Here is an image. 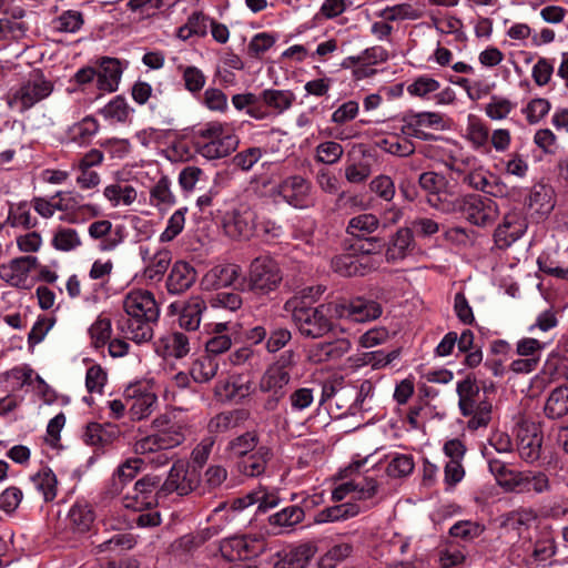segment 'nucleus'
Returning <instances> with one entry per match:
<instances>
[{"instance_id":"7c9ffc66","label":"nucleus","mask_w":568,"mask_h":568,"mask_svg":"<svg viewBox=\"0 0 568 568\" xmlns=\"http://www.w3.org/2000/svg\"><path fill=\"white\" fill-rule=\"evenodd\" d=\"M542 434L536 430H521L518 435L517 449L521 459L527 463H534L540 458L542 446Z\"/></svg>"},{"instance_id":"0eeeda50","label":"nucleus","mask_w":568,"mask_h":568,"mask_svg":"<svg viewBox=\"0 0 568 568\" xmlns=\"http://www.w3.org/2000/svg\"><path fill=\"white\" fill-rule=\"evenodd\" d=\"M283 276L277 262L271 256L255 257L248 268V290L258 295L275 291L282 283Z\"/></svg>"},{"instance_id":"79ce46f5","label":"nucleus","mask_w":568,"mask_h":568,"mask_svg":"<svg viewBox=\"0 0 568 568\" xmlns=\"http://www.w3.org/2000/svg\"><path fill=\"white\" fill-rule=\"evenodd\" d=\"M171 181L162 175L150 190L151 204L160 210L169 209L175 204V195L171 190Z\"/></svg>"},{"instance_id":"c9c22d12","label":"nucleus","mask_w":568,"mask_h":568,"mask_svg":"<svg viewBox=\"0 0 568 568\" xmlns=\"http://www.w3.org/2000/svg\"><path fill=\"white\" fill-rule=\"evenodd\" d=\"M544 412L551 419H558L568 414V386H559L551 390Z\"/></svg>"},{"instance_id":"e433bc0d","label":"nucleus","mask_w":568,"mask_h":568,"mask_svg":"<svg viewBox=\"0 0 568 568\" xmlns=\"http://www.w3.org/2000/svg\"><path fill=\"white\" fill-rule=\"evenodd\" d=\"M172 261V254L169 250L163 248L155 252L148 261L146 266L143 270L144 278L159 282L168 271Z\"/></svg>"},{"instance_id":"a878e982","label":"nucleus","mask_w":568,"mask_h":568,"mask_svg":"<svg viewBox=\"0 0 568 568\" xmlns=\"http://www.w3.org/2000/svg\"><path fill=\"white\" fill-rule=\"evenodd\" d=\"M273 457V452L267 446H260L251 455L237 460L236 469L240 474L247 477H258L266 470L268 462Z\"/></svg>"},{"instance_id":"3c124183","label":"nucleus","mask_w":568,"mask_h":568,"mask_svg":"<svg viewBox=\"0 0 568 568\" xmlns=\"http://www.w3.org/2000/svg\"><path fill=\"white\" fill-rule=\"evenodd\" d=\"M51 244L58 251L69 252L79 247L82 242L74 229L59 227L52 237Z\"/></svg>"},{"instance_id":"473e14b6","label":"nucleus","mask_w":568,"mask_h":568,"mask_svg":"<svg viewBox=\"0 0 568 568\" xmlns=\"http://www.w3.org/2000/svg\"><path fill=\"white\" fill-rule=\"evenodd\" d=\"M260 436L256 430H247L234 438H232L225 450L233 458L239 460L254 453L260 446Z\"/></svg>"},{"instance_id":"09e8293b","label":"nucleus","mask_w":568,"mask_h":568,"mask_svg":"<svg viewBox=\"0 0 568 568\" xmlns=\"http://www.w3.org/2000/svg\"><path fill=\"white\" fill-rule=\"evenodd\" d=\"M552 190L545 184H536L531 187L527 199L529 207H535L537 212H548L554 207L551 202Z\"/></svg>"},{"instance_id":"4c0bfd02","label":"nucleus","mask_w":568,"mask_h":568,"mask_svg":"<svg viewBox=\"0 0 568 568\" xmlns=\"http://www.w3.org/2000/svg\"><path fill=\"white\" fill-rule=\"evenodd\" d=\"M211 20L204 12L195 11L187 18L186 23L178 29L176 36L184 41L193 36L204 37Z\"/></svg>"},{"instance_id":"393cba45","label":"nucleus","mask_w":568,"mask_h":568,"mask_svg":"<svg viewBox=\"0 0 568 568\" xmlns=\"http://www.w3.org/2000/svg\"><path fill=\"white\" fill-rule=\"evenodd\" d=\"M442 114L437 112H419L409 114L406 118V125L404 128L407 134L424 141H428L433 139V135L426 133L423 128H438L442 126Z\"/></svg>"},{"instance_id":"9d476101","label":"nucleus","mask_w":568,"mask_h":568,"mask_svg":"<svg viewBox=\"0 0 568 568\" xmlns=\"http://www.w3.org/2000/svg\"><path fill=\"white\" fill-rule=\"evenodd\" d=\"M275 193L296 209H305L312 204V183L302 175L287 176L276 186Z\"/></svg>"},{"instance_id":"58836bf2","label":"nucleus","mask_w":568,"mask_h":568,"mask_svg":"<svg viewBox=\"0 0 568 568\" xmlns=\"http://www.w3.org/2000/svg\"><path fill=\"white\" fill-rule=\"evenodd\" d=\"M30 479L37 490L42 494L45 503L52 501L57 497L58 479L55 474L49 467H43L37 474L31 476Z\"/></svg>"},{"instance_id":"69168bd1","label":"nucleus","mask_w":568,"mask_h":568,"mask_svg":"<svg viewBox=\"0 0 568 568\" xmlns=\"http://www.w3.org/2000/svg\"><path fill=\"white\" fill-rule=\"evenodd\" d=\"M135 545V538L133 535L128 532L115 534L110 539L98 545V551H116V550H129Z\"/></svg>"},{"instance_id":"b1692460","label":"nucleus","mask_w":568,"mask_h":568,"mask_svg":"<svg viewBox=\"0 0 568 568\" xmlns=\"http://www.w3.org/2000/svg\"><path fill=\"white\" fill-rule=\"evenodd\" d=\"M250 418V412L245 408L225 410L213 416L207 423V432L211 435L227 433Z\"/></svg>"},{"instance_id":"774afa93","label":"nucleus","mask_w":568,"mask_h":568,"mask_svg":"<svg viewBox=\"0 0 568 568\" xmlns=\"http://www.w3.org/2000/svg\"><path fill=\"white\" fill-rule=\"evenodd\" d=\"M262 155L263 150L261 148H248L236 153L232 159V163L235 168L242 171H250L258 162Z\"/></svg>"},{"instance_id":"a18cd8bd","label":"nucleus","mask_w":568,"mask_h":568,"mask_svg":"<svg viewBox=\"0 0 568 568\" xmlns=\"http://www.w3.org/2000/svg\"><path fill=\"white\" fill-rule=\"evenodd\" d=\"M516 489L518 491H535V493H544L547 491L550 487L549 479L544 473L532 474L528 473H518L517 480L515 483Z\"/></svg>"},{"instance_id":"c756f323","label":"nucleus","mask_w":568,"mask_h":568,"mask_svg":"<svg viewBox=\"0 0 568 568\" xmlns=\"http://www.w3.org/2000/svg\"><path fill=\"white\" fill-rule=\"evenodd\" d=\"M95 519L92 506L85 501H77L69 510L68 523L73 532L84 534L90 530Z\"/></svg>"},{"instance_id":"6e6d98bb","label":"nucleus","mask_w":568,"mask_h":568,"mask_svg":"<svg viewBox=\"0 0 568 568\" xmlns=\"http://www.w3.org/2000/svg\"><path fill=\"white\" fill-rule=\"evenodd\" d=\"M83 23V14L75 10H67L55 20H53V26L57 31L68 33H74L79 31Z\"/></svg>"},{"instance_id":"5701e85b","label":"nucleus","mask_w":568,"mask_h":568,"mask_svg":"<svg viewBox=\"0 0 568 568\" xmlns=\"http://www.w3.org/2000/svg\"><path fill=\"white\" fill-rule=\"evenodd\" d=\"M196 281L195 268L184 261L173 264L166 278V288L170 294H182L186 292Z\"/></svg>"},{"instance_id":"4d7b16f0","label":"nucleus","mask_w":568,"mask_h":568,"mask_svg":"<svg viewBox=\"0 0 568 568\" xmlns=\"http://www.w3.org/2000/svg\"><path fill=\"white\" fill-rule=\"evenodd\" d=\"M439 88L440 83L436 79L424 74L408 84L407 92L413 97L428 99L429 94L436 92Z\"/></svg>"},{"instance_id":"aec40b11","label":"nucleus","mask_w":568,"mask_h":568,"mask_svg":"<svg viewBox=\"0 0 568 568\" xmlns=\"http://www.w3.org/2000/svg\"><path fill=\"white\" fill-rule=\"evenodd\" d=\"M343 307V318H352L355 322H367L378 318L382 315V306L378 302L355 297L349 302H334Z\"/></svg>"},{"instance_id":"cd10ccee","label":"nucleus","mask_w":568,"mask_h":568,"mask_svg":"<svg viewBox=\"0 0 568 568\" xmlns=\"http://www.w3.org/2000/svg\"><path fill=\"white\" fill-rule=\"evenodd\" d=\"M120 428L114 424L89 423L83 434L85 444L97 447L111 445L119 436Z\"/></svg>"},{"instance_id":"052dcab7","label":"nucleus","mask_w":568,"mask_h":568,"mask_svg":"<svg viewBox=\"0 0 568 568\" xmlns=\"http://www.w3.org/2000/svg\"><path fill=\"white\" fill-rule=\"evenodd\" d=\"M414 459L410 455L397 454L388 463L386 473L393 478L406 477L414 470Z\"/></svg>"},{"instance_id":"680f3d73","label":"nucleus","mask_w":568,"mask_h":568,"mask_svg":"<svg viewBox=\"0 0 568 568\" xmlns=\"http://www.w3.org/2000/svg\"><path fill=\"white\" fill-rule=\"evenodd\" d=\"M179 69L182 70L184 87L189 92L197 93L204 88L206 77L199 68L193 65H180Z\"/></svg>"},{"instance_id":"412c9836","label":"nucleus","mask_w":568,"mask_h":568,"mask_svg":"<svg viewBox=\"0 0 568 568\" xmlns=\"http://www.w3.org/2000/svg\"><path fill=\"white\" fill-rule=\"evenodd\" d=\"M152 427L162 440V447L166 450L181 445L185 439L183 425L169 414H162L154 418Z\"/></svg>"},{"instance_id":"e2e57ef3","label":"nucleus","mask_w":568,"mask_h":568,"mask_svg":"<svg viewBox=\"0 0 568 568\" xmlns=\"http://www.w3.org/2000/svg\"><path fill=\"white\" fill-rule=\"evenodd\" d=\"M92 345L95 348L104 346L111 338L112 327L109 318L99 317L89 329Z\"/></svg>"},{"instance_id":"bf43d9fd","label":"nucleus","mask_w":568,"mask_h":568,"mask_svg":"<svg viewBox=\"0 0 568 568\" xmlns=\"http://www.w3.org/2000/svg\"><path fill=\"white\" fill-rule=\"evenodd\" d=\"M100 113L105 119L115 120L118 122H125L130 115V108L126 103V100L122 95H116L100 110Z\"/></svg>"},{"instance_id":"dca6fc26","label":"nucleus","mask_w":568,"mask_h":568,"mask_svg":"<svg viewBox=\"0 0 568 568\" xmlns=\"http://www.w3.org/2000/svg\"><path fill=\"white\" fill-rule=\"evenodd\" d=\"M206 304L201 296H192L186 302H174L169 306L171 315L179 314V324L186 331H196Z\"/></svg>"},{"instance_id":"5fc2aeb1","label":"nucleus","mask_w":568,"mask_h":568,"mask_svg":"<svg viewBox=\"0 0 568 568\" xmlns=\"http://www.w3.org/2000/svg\"><path fill=\"white\" fill-rule=\"evenodd\" d=\"M488 467L500 486L509 490L516 489L515 483L517 480L518 473L510 470L505 463L498 459H490L488 462Z\"/></svg>"},{"instance_id":"72a5a7b5","label":"nucleus","mask_w":568,"mask_h":568,"mask_svg":"<svg viewBox=\"0 0 568 568\" xmlns=\"http://www.w3.org/2000/svg\"><path fill=\"white\" fill-rule=\"evenodd\" d=\"M291 373L268 367L260 379L258 387L263 393L285 396Z\"/></svg>"},{"instance_id":"864d4df0","label":"nucleus","mask_w":568,"mask_h":568,"mask_svg":"<svg viewBox=\"0 0 568 568\" xmlns=\"http://www.w3.org/2000/svg\"><path fill=\"white\" fill-rule=\"evenodd\" d=\"M344 154V148L335 141H325L315 149V160L324 164L337 163Z\"/></svg>"},{"instance_id":"7ed1b4c3","label":"nucleus","mask_w":568,"mask_h":568,"mask_svg":"<svg viewBox=\"0 0 568 568\" xmlns=\"http://www.w3.org/2000/svg\"><path fill=\"white\" fill-rule=\"evenodd\" d=\"M193 141L196 152L207 160L225 158L239 145L233 128L220 121L200 125L193 132Z\"/></svg>"},{"instance_id":"c03bdc74","label":"nucleus","mask_w":568,"mask_h":568,"mask_svg":"<svg viewBox=\"0 0 568 568\" xmlns=\"http://www.w3.org/2000/svg\"><path fill=\"white\" fill-rule=\"evenodd\" d=\"M99 123L93 116H85L80 122L74 123L69 129V136L71 141L84 145L89 144L92 140V138L98 133L99 131Z\"/></svg>"},{"instance_id":"603ef678","label":"nucleus","mask_w":568,"mask_h":568,"mask_svg":"<svg viewBox=\"0 0 568 568\" xmlns=\"http://www.w3.org/2000/svg\"><path fill=\"white\" fill-rule=\"evenodd\" d=\"M104 196L118 205L123 203L124 205H131L136 199V191L131 185L111 184L104 189Z\"/></svg>"},{"instance_id":"f8f14e48","label":"nucleus","mask_w":568,"mask_h":568,"mask_svg":"<svg viewBox=\"0 0 568 568\" xmlns=\"http://www.w3.org/2000/svg\"><path fill=\"white\" fill-rule=\"evenodd\" d=\"M126 403L131 402L129 414L131 419L141 420L150 416L158 405V397L141 383L129 385L123 393Z\"/></svg>"},{"instance_id":"bb28decb","label":"nucleus","mask_w":568,"mask_h":568,"mask_svg":"<svg viewBox=\"0 0 568 568\" xmlns=\"http://www.w3.org/2000/svg\"><path fill=\"white\" fill-rule=\"evenodd\" d=\"M415 247L413 231L409 227H400L392 236L385 252L388 263L404 260Z\"/></svg>"},{"instance_id":"1a4fd4ad","label":"nucleus","mask_w":568,"mask_h":568,"mask_svg":"<svg viewBox=\"0 0 568 568\" xmlns=\"http://www.w3.org/2000/svg\"><path fill=\"white\" fill-rule=\"evenodd\" d=\"M255 212L243 206L225 213L223 217V230L225 234L233 240L246 241L255 233Z\"/></svg>"},{"instance_id":"f257e3e1","label":"nucleus","mask_w":568,"mask_h":568,"mask_svg":"<svg viewBox=\"0 0 568 568\" xmlns=\"http://www.w3.org/2000/svg\"><path fill=\"white\" fill-rule=\"evenodd\" d=\"M125 315L118 323L124 338L136 344L146 343L153 337V324L160 317V307L154 294L146 290L129 292L123 300Z\"/></svg>"},{"instance_id":"de8ad7c7","label":"nucleus","mask_w":568,"mask_h":568,"mask_svg":"<svg viewBox=\"0 0 568 568\" xmlns=\"http://www.w3.org/2000/svg\"><path fill=\"white\" fill-rule=\"evenodd\" d=\"M378 225L379 221L376 215L364 213L349 220L346 232L355 237H364L365 234L376 231Z\"/></svg>"},{"instance_id":"2f4dec72","label":"nucleus","mask_w":568,"mask_h":568,"mask_svg":"<svg viewBox=\"0 0 568 568\" xmlns=\"http://www.w3.org/2000/svg\"><path fill=\"white\" fill-rule=\"evenodd\" d=\"M241 274V267L236 264H221L212 267L204 276V283L213 288L232 285Z\"/></svg>"},{"instance_id":"4468645a","label":"nucleus","mask_w":568,"mask_h":568,"mask_svg":"<svg viewBox=\"0 0 568 568\" xmlns=\"http://www.w3.org/2000/svg\"><path fill=\"white\" fill-rule=\"evenodd\" d=\"M254 392V383L248 375L232 374L215 384V396L221 400L240 403Z\"/></svg>"},{"instance_id":"a19ab883","label":"nucleus","mask_w":568,"mask_h":568,"mask_svg":"<svg viewBox=\"0 0 568 568\" xmlns=\"http://www.w3.org/2000/svg\"><path fill=\"white\" fill-rule=\"evenodd\" d=\"M359 511L361 507L358 504L344 503L321 510L315 517V523L322 524L328 521L344 520L357 516Z\"/></svg>"},{"instance_id":"ddd939ff","label":"nucleus","mask_w":568,"mask_h":568,"mask_svg":"<svg viewBox=\"0 0 568 568\" xmlns=\"http://www.w3.org/2000/svg\"><path fill=\"white\" fill-rule=\"evenodd\" d=\"M331 268L334 273L344 276H365L375 270L373 260L366 255H358L354 250L337 254L331 260Z\"/></svg>"},{"instance_id":"2eb2a0df","label":"nucleus","mask_w":568,"mask_h":568,"mask_svg":"<svg viewBox=\"0 0 568 568\" xmlns=\"http://www.w3.org/2000/svg\"><path fill=\"white\" fill-rule=\"evenodd\" d=\"M196 485V475L190 473L184 463L176 462L172 465L164 483L161 484V493L165 498L172 493L186 496L195 489Z\"/></svg>"},{"instance_id":"49530a36","label":"nucleus","mask_w":568,"mask_h":568,"mask_svg":"<svg viewBox=\"0 0 568 568\" xmlns=\"http://www.w3.org/2000/svg\"><path fill=\"white\" fill-rule=\"evenodd\" d=\"M166 356L182 358L190 352L189 338L181 332L171 333L161 338Z\"/></svg>"},{"instance_id":"ea45409f","label":"nucleus","mask_w":568,"mask_h":568,"mask_svg":"<svg viewBox=\"0 0 568 568\" xmlns=\"http://www.w3.org/2000/svg\"><path fill=\"white\" fill-rule=\"evenodd\" d=\"M305 518V511L300 506L293 505L268 517L270 526L278 529H288L302 523Z\"/></svg>"},{"instance_id":"8fccbe9b","label":"nucleus","mask_w":568,"mask_h":568,"mask_svg":"<svg viewBox=\"0 0 568 568\" xmlns=\"http://www.w3.org/2000/svg\"><path fill=\"white\" fill-rule=\"evenodd\" d=\"M4 223L11 227L21 226L26 230H30L37 225V220L31 217L28 203L20 202L16 206L10 207Z\"/></svg>"},{"instance_id":"20e7f679","label":"nucleus","mask_w":568,"mask_h":568,"mask_svg":"<svg viewBox=\"0 0 568 568\" xmlns=\"http://www.w3.org/2000/svg\"><path fill=\"white\" fill-rule=\"evenodd\" d=\"M458 395V408L464 417H468L467 428L477 430L489 425L493 414V404L487 398L486 392L480 394L476 377L468 374L456 385Z\"/></svg>"},{"instance_id":"4be33fe9","label":"nucleus","mask_w":568,"mask_h":568,"mask_svg":"<svg viewBox=\"0 0 568 568\" xmlns=\"http://www.w3.org/2000/svg\"><path fill=\"white\" fill-rule=\"evenodd\" d=\"M446 183L444 175L433 171L424 172L418 178V185L427 193V202L439 211L443 205L450 204V200L447 199L448 194L443 192Z\"/></svg>"},{"instance_id":"f03ea898","label":"nucleus","mask_w":568,"mask_h":568,"mask_svg":"<svg viewBox=\"0 0 568 568\" xmlns=\"http://www.w3.org/2000/svg\"><path fill=\"white\" fill-rule=\"evenodd\" d=\"M284 311L291 313L292 321L300 334L306 338H321L335 327L334 320L343 318V307L334 302L317 306H306L298 297H292L284 304Z\"/></svg>"},{"instance_id":"0e129e2a","label":"nucleus","mask_w":568,"mask_h":568,"mask_svg":"<svg viewBox=\"0 0 568 568\" xmlns=\"http://www.w3.org/2000/svg\"><path fill=\"white\" fill-rule=\"evenodd\" d=\"M241 538L242 558L247 561L252 558L258 557L266 549V541L262 537L243 535Z\"/></svg>"},{"instance_id":"6e6552de","label":"nucleus","mask_w":568,"mask_h":568,"mask_svg":"<svg viewBox=\"0 0 568 568\" xmlns=\"http://www.w3.org/2000/svg\"><path fill=\"white\" fill-rule=\"evenodd\" d=\"M165 498L161 493V478L156 475H145L133 487L132 494L123 499L125 508L142 511L158 506L159 500Z\"/></svg>"},{"instance_id":"338daca9","label":"nucleus","mask_w":568,"mask_h":568,"mask_svg":"<svg viewBox=\"0 0 568 568\" xmlns=\"http://www.w3.org/2000/svg\"><path fill=\"white\" fill-rule=\"evenodd\" d=\"M187 209L182 207L175 211L168 221V226L160 235L161 242H170L175 239L183 230L185 223V213Z\"/></svg>"},{"instance_id":"13d9d810","label":"nucleus","mask_w":568,"mask_h":568,"mask_svg":"<svg viewBox=\"0 0 568 568\" xmlns=\"http://www.w3.org/2000/svg\"><path fill=\"white\" fill-rule=\"evenodd\" d=\"M550 109L549 100L535 98L521 111L526 115L527 122L532 125L539 123L549 113Z\"/></svg>"},{"instance_id":"f704fd0d","label":"nucleus","mask_w":568,"mask_h":568,"mask_svg":"<svg viewBox=\"0 0 568 568\" xmlns=\"http://www.w3.org/2000/svg\"><path fill=\"white\" fill-rule=\"evenodd\" d=\"M266 108L273 109L277 114L288 110L295 101V94L291 90L266 89L258 95Z\"/></svg>"},{"instance_id":"6ab92c4d","label":"nucleus","mask_w":568,"mask_h":568,"mask_svg":"<svg viewBox=\"0 0 568 568\" xmlns=\"http://www.w3.org/2000/svg\"><path fill=\"white\" fill-rule=\"evenodd\" d=\"M317 552L312 542L300 544L288 550L275 554L272 568H305Z\"/></svg>"},{"instance_id":"a211bd4d","label":"nucleus","mask_w":568,"mask_h":568,"mask_svg":"<svg viewBox=\"0 0 568 568\" xmlns=\"http://www.w3.org/2000/svg\"><path fill=\"white\" fill-rule=\"evenodd\" d=\"M526 231V224L516 212H509L504 215L503 221L494 231V243L499 250H507Z\"/></svg>"},{"instance_id":"39448f33","label":"nucleus","mask_w":568,"mask_h":568,"mask_svg":"<svg viewBox=\"0 0 568 568\" xmlns=\"http://www.w3.org/2000/svg\"><path fill=\"white\" fill-rule=\"evenodd\" d=\"M442 212L459 214L471 225L483 229L491 226L499 216L498 204L478 193L456 196L450 204L442 206Z\"/></svg>"},{"instance_id":"c85d7f7f","label":"nucleus","mask_w":568,"mask_h":568,"mask_svg":"<svg viewBox=\"0 0 568 568\" xmlns=\"http://www.w3.org/2000/svg\"><path fill=\"white\" fill-rule=\"evenodd\" d=\"M122 75L121 63L115 58L104 57L97 71L98 88L102 91L114 92L118 90Z\"/></svg>"},{"instance_id":"9b49d317","label":"nucleus","mask_w":568,"mask_h":568,"mask_svg":"<svg viewBox=\"0 0 568 568\" xmlns=\"http://www.w3.org/2000/svg\"><path fill=\"white\" fill-rule=\"evenodd\" d=\"M40 266L39 260L33 255H24L12 258L7 264L0 265V278L11 286L29 288L28 277L32 270Z\"/></svg>"},{"instance_id":"37998d69","label":"nucleus","mask_w":568,"mask_h":568,"mask_svg":"<svg viewBox=\"0 0 568 568\" xmlns=\"http://www.w3.org/2000/svg\"><path fill=\"white\" fill-rule=\"evenodd\" d=\"M217 369V361L213 356L203 355L193 361L190 375L196 383H207L215 377Z\"/></svg>"},{"instance_id":"423d86ee","label":"nucleus","mask_w":568,"mask_h":568,"mask_svg":"<svg viewBox=\"0 0 568 568\" xmlns=\"http://www.w3.org/2000/svg\"><path fill=\"white\" fill-rule=\"evenodd\" d=\"M52 91L53 83L45 79L41 71H37L22 82L19 88L8 93L7 103L10 109L23 113L47 99Z\"/></svg>"},{"instance_id":"f3484780","label":"nucleus","mask_w":568,"mask_h":568,"mask_svg":"<svg viewBox=\"0 0 568 568\" xmlns=\"http://www.w3.org/2000/svg\"><path fill=\"white\" fill-rule=\"evenodd\" d=\"M352 348L348 338L341 337L312 345L307 351V359L313 364L337 362Z\"/></svg>"}]
</instances>
